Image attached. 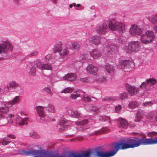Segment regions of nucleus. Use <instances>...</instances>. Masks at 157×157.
Wrapping results in <instances>:
<instances>
[{"label":"nucleus","mask_w":157,"mask_h":157,"mask_svg":"<svg viewBox=\"0 0 157 157\" xmlns=\"http://www.w3.org/2000/svg\"><path fill=\"white\" fill-rule=\"evenodd\" d=\"M157 144V138H147L145 136L144 138H135L133 139L128 140L126 143H117L115 146V151H111V153H114V155L120 149H124L129 148H134L138 147L140 145H152Z\"/></svg>","instance_id":"obj_1"},{"label":"nucleus","mask_w":157,"mask_h":157,"mask_svg":"<svg viewBox=\"0 0 157 157\" xmlns=\"http://www.w3.org/2000/svg\"><path fill=\"white\" fill-rule=\"evenodd\" d=\"M157 144V138H147L145 136L144 138H135L133 139L128 140L126 143H117L115 146V151H111V153H114V155L120 149H124L129 148H134L138 147L140 145H152Z\"/></svg>","instance_id":"obj_2"},{"label":"nucleus","mask_w":157,"mask_h":157,"mask_svg":"<svg viewBox=\"0 0 157 157\" xmlns=\"http://www.w3.org/2000/svg\"><path fill=\"white\" fill-rule=\"evenodd\" d=\"M114 154L111 153V151L103 152L97 149H94L80 153H76V157H111Z\"/></svg>","instance_id":"obj_3"},{"label":"nucleus","mask_w":157,"mask_h":157,"mask_svg":"<svg viewBox=\"0 0 157 157\" xmlns=\"http://www.w3.org/2000/svg\"><path fill=\"white\" fill-rule=\"evenodd\" d=\"M108 26L112 30H117L120 33L125 28V25L124 24L119 23L114 19H112L109 21Z\"/></svg>","instance_id":"obj_4"},{"label":"nucleus","mask_w":157,"mask_h":157,"mask_svg":"<svg viewBox=\"0 0 157 157\" xmlns=\"http://www.w3.org/2000/svg\"><path fill=\"white\" fill-rule=\"evenodd\" d=\"M140 43L138 41L129 43L124 47V49L127 53H131L132 52H137L140 50Z\"/></svg>","instance_id":"obj_5"},{"label":"nucleus","mask_w":157,"mask_h":157,"mask_svg":"<svg viewBox=\"0 0 157 157\" xmlns=\"http://www.w3.org/2000/svg\"><path fill=\"white\" fill-rule=\"evenodd\" d=\"M62 43L60 42H58L54 46V49L55 51L59 53L60 56L63 58L66 57L69 53V50L67 48H61Z\"/></svg>","instance_id":"obj_6"},{"label":"nucleus","mask_w":157,"mask_h":157,"mask_svg":"<svg viewBox=\"0 0 157 157\" xmlns=\"http://www.w3.org/2000/svg\"><path fill=\"white\" fill-rule=\"evenodd\" d=\"M155 38L154 33L151 31L146 32L141 36V42L143 44H147L152 42Z\"/></svg>","instance_id":"obj_7"},{"label":"nucleus","mask_w":157,"mask_h":157,"mask_svg":"<svg viewBox=\"0 0 157 157\" xmlns=\"http://www.w3.org/2000/svg\"><path fill=\"white\" fill-rule=\"evenodd\" d=\"M13 49L12 44L9 41H5L0 44V53L6 52L8 51H11Z\"/></svg>","instance_id":"obj_8"},{"label":"nucleus","mask_w":157,"mask_h":157,"mask_svg":"<svg viewBox=\"0 0 157 157\" xmlns=\"http://www.w3.org/2000/svg\"><path fill=\"white\" fill-rule=\"evenodd\" d=\"M126 88L128 94L131 96L138 94L139 92V88L134 86H132L127 84L126 85Z\"/></svg>","instance_id":"obj_9"},{"label":"nucleus","mask_w":157,"mask_h":157,"mask_svg":"<svg viewBox=\"0 0 157 157\" xmlns=\"http://www.w3.org/2000/svg\"><path fill=\"white\" fill-rule=\"evenodd\" d=\"M36 67L42 70H52V68L49 63H43L40 60H38L36 63Z\"/></svg>","instance_id":"obj_10"},{"label":"nucleus","mask_w":157,"mask_h":157,"mask_svg":"<svg viewBox=\"0 0 157 157\" xmlns=\"http://www.w3.org/2000/svg\"><path fill=\"white\" fill-rule=\"evenodd\" d=\"M101 37L98 35H96L89 38L86 41V44L92 43L96 45H99L101 43Z\"/></svg>","instance_id":"obj_11"},{"label":"nucleus","mask_w":157,"mask_h":157,"mask_svg":"<svg viewBox=\"0 0 157 157\" xmlns=\"http://www.w3.org/2000/svg\"><path fill=\"white\" fill-rule=\"evenodd\" d=\"M109 29L107 25L103 23L98 27L96 28L95 31L96 33L100 34H105L108 31Z\"/></svg>","instance_id":"obj_12"},{"label":"nucleus","mask_w":157,"mask_h":157,"mask_svg":"<svg viewBox=\"0 0 157 157\" xmlns=\"http://www.w3.org/2000/svg\"><path fill=\"white\" fill-rule=\"evenodd\" d=\"M130 32L133 35H139L142 33L141 29L136 25L131 26L130 29Z\"/></svg>","instance_id":"obj_13"},{"label":"nucleus","mask_w":157,"mask_h":157,"mask_svg":"<svg viewBox=\"0 0 157 157\" xmlns=\"http://www.w3.org/2000/svg\"><path fill=\"white\" fill-rule=\"evenodd\" d=\"M86 70L88 73L94 75L97 74L98 71V68L92 64H89L86 67Z\"/></svg>","instance_id":"obj_14"},{"label":"nucleus","mask_w":157,"mask_h":157,"mask_svg":"<svg viewBox=\"0 0 157 157\" xmlns=\"http://www.w3.org/2000/svg\"><path fill=\"white\" fill-rule=\"evenodd\" d=\"M9 105V103L7 102L6 104L0 107V119L4 117V116L2 114H6L8 112L9 107L8 106Z\"/></svg>","instance_id":"obj_15"},{"label":"nucleus","mask_w":157,"mask_h":157,"mask_svg":"<svg viewBox=\"0 0 157 157\" xmlns=\"http://www.w3.org/2000/svg\"><path fill=\"white\" fill-rule=\"evenodd\" d=\"M117 125L118 127L120 128L125 129L128 126V123L125 119L119 118L118 119Z\"/></svg>","instance_id":"obj_16"},{"label":"nucleus","mask_w":157,"mask_h":157,"mask_svg":"<svg viewBox=\"0 0 157 157\" xmlns=\"http://www.w3.org/2000/svg\"><path fill=\"white\" fill-rule=\"evenodd\" d=\"M36 109L39 116L42 118H44L45 116L44 113V108L41 106H37L36 107Z\"/></svg>","instance_id":"obj_17"},{"label":"nucleus","mask_w":157,"mask_h":157,"mask_svg":"<svg viewBox=\"0 0 157 157\" xmlns=\"http://www.w3.org/2000/svg\"><path fill=\"white\" fill-rule=\"evenodd\" d=\"M121 67L122 68H129L133 66V63L132 62L127 60H124L121 63Z\"/></svg>","instance_id":"obj_18"},{"label":"nucleus","mask_w":157,"mask_h":157,"mask_svg":"<svg viewBox=\"0 0 157 157\" xmlns=\"http://www.w3.org/2000/svg\"><path fill=\"white\" fill-rule=\"evenodd\" d=\"M63 78L69 81H75L76 79V75L74 73H68Z\"/></svg>","instance_id":"obj_19"},{"label":"nucleus","mask_w":157,"mask_h":157,"mask_svg":"<svg viewBox=\"0 0 157 157\" xmlns=\"http://www.w3.org/2000/svg\"><path fill=\"white\" fill-rule=\"evenodd\" d=\"M90 55L94 59H97L101 55L100 52L98 50L95 49H94L90 52Z\"/></svg>","instance_id":"obj_20"},{"label":"nucleus","mask_w":157,"mask_h":157,"mask_svg":"<svg viewBox=\"0 0 157 157\" xmlns=\"http://www.w3.org/2000/svg\"><path fill=\"white\" fill-rule=\"evenodd\" d=\"M118 48L115 45H111L109 47H106L105 48V50H106V51L111 53L114 52V53L117 51Z\"/></svg>","instance_id":"obj_21"},{"label":"nucleus","mask_w":157,"mask_h":157,"mask_svg":"<svg viewBox=\"0 0 157 157\" xmlns=\"http://www.w3.org/2000/svg\"><path fill=\"white\" fill-rule=\"evenodd\" d=\"M143 116V112L141 110H138L135 118L134 121L136 122H140L142 120Z\"/></svg>","instance_id":"obj_22"},{"label":"nucleus","mask_w":157,"mask_h":157,"mask_svg":"<svg viewBox=\"0 0 157 157\" xmlns=\"http://www.w3.org/2000/svg\"><path fill=\"white\" fill-rule=\"evenodd\" d=\"M105 69L106 71L109 73L114 72L115 69L113 66L109 64H107L105 66Z\"/></svg>","instance_id":"obj_23"},{"label":"nucleus","mask_w":157,"mask_h":157,"mask_svg":"<svg viewBox=\"0 0 157 157\" xmlns=\"http://www.w3.org/2000/svg\"><path fill=\"white\" fill-rule=\"evenodd\" d=\"M71 114L73 118H79L81 116V114L80 113L73 109L71 110Z\"/></svg>","instance_id":"obj_24"},{"label":"nucleus","mask_w":157,"mask_h":157,"mask_svg":"<svg viewBox=\"0 0 157 157\" xmlns=\"http://www.w3.org/2000/svg\"><path fill=\"white\" fill-rule=\"evenodd\" d=\"M19 86V85L17 82L12 81L9 83V85L7 86V87L8 89H9L10 88H15L18 87Z\"/></svg>","instance_id":"obj_25"},{"label":"nucleus","mask_w":157,"mask_h":157,"mask_svg":"<svg viewBox=\"0 0 157 157\" xmlns=\"http://www.w3.org/2000/svg\"><path fill=\"white\" fill-rule=\"evenodd\" d=\"M70 121H68L65 119H62L59 122V124L65 128L68 126L70 123Z\"/></svg>","instance_id":"obj_26"},{"label":"nucleus","mask_w":157,"mask_h":157,"mask_svg":"<svg viewBox=\"0 0 157 157\" xmlns=\"http://www.w3.org/2000/svg\"><path fill=\"white\" fill-rule=\"evenodd\" d=\"M20 99L19 97L17 96L15 97L11 101H9L8 102L10 105H14L16 104L17 103L20 102Z\"/></svg>","instance_id":"obj_27"},{"label":"nucleus","mask_w":157,"mask_h":157,"mask_svg":"<svg viewBox=\"0 0 157 157\" xmlns=\"http://www.w3.org/2000/svg\"><path fill=\"white\" fill-rule=\"evenodd\" d=\"M36 74V69L35 67H32L30 69L29 75L30 76H34Z\"/></svg>","instance_id":"obj_28"},{"label":"nucleus","mask_w":157,"mask_h":157,"mask_svg":"<svg viewBox=\"0 0 157 157\" xmlns=\"http://www.w3.org/2000/svg\"><path fill=\"white\" fill-rule=\"evenodd\" d=\"M74 90V88L73 87H67L63 90L61 92L62 93H71Z\"/></svg>","instance_id":"obj_29"},{"label":"nucleus","mask_w":157,"mask_h":157,"mask_svg":"<svg viewBox=\"0 0 157 157\" xmlns=\"http://www.w3.org/2000/svg\"><path fill=\"white\" fill-rule=\"evenodd\" d=\"M88 121L87 119H85L81 121L77 122L75 123V125L80 126L84 125L88 123Z\"/></svg>","instance_id":"obj_30"},{"label":"nucleus","mask_w":157,"mask_h":157,"mask_svg":"<svg viewBox=\"0 0 157 157\" xmlns=\"http://www.w3.org/2000/svg\"><path fill=\"white\" fill-rule=\"evenodd\" d=\"M148 20L152 23H155L157 22V17L155 15H152L151 17H148Z\"/></svg>","instance_id":"obj_31"},{"label":"nucleus","mask_w":157,"mask_h":157,"mask_svg":"<svg viewBox=\"0 0 157 157\" xmlns=\"http://www.w3.org/2000/svg\"><path fill=\"white\" fill-rule=\"evenodd\" d=\"M102 101H112L117 99L115 97H105L101 99Z\"/></svg>","instance_id":"obj_32"},{"label":"nucleus","mask_w":157,"mask_h":157,"mask_svg":"<svg viewBox=\"0 0 157 157\" xmlns=\"http://www.w3.org/2000/svg\"><path fill=\"white\" fill-rule=\"evenodd\" d=\"M96 80L100 82H103L106 81V78L104 76H97L96 77Z\"/></svg>","instance_id":"obj_33"},{"label":"nucleus","mask_w":157,"mask_h":157,"mask_svg":"<svg viewBox=\"0 0 157 157\" xmlns=\"http://www.w3.org/2000/svg\"><path fill=\"white\" fill-rule=\"evenodd\" d=\"M28 119L29 118L28 117H25L24 118L21 119V121L18 123V124L19 126H22L25 124H27L28 123L26 122V121H27Z\"/></svg>","instance_id":"obj_34"},{"label":"nucleus","mask_w":157,"mask_h":157,"mask_svg":"<svg viewBox=\"0 0 157 157\" xmlns=\"http://www.w3.org/2000/svg\"><path fill=\"white\" fill-rule=\"evenodd\" d=\"M139 104L136 102H132L128 104V107L131 109H134L138 106Z\"/></svg>","instance_id":"obj_35"},{"label":"nucleus","mask_w":157,"mask_h":157,"mask_svg":"<svg viewBox=\"0 0 157 157\" xmlns=\"http://www.w3.org/2000/svg\"><path fill=\"white\" fill-rule=\"evenodd\" d=\"M80 95L78 91L74 92L71 95L70 97L71 98L73 99H75L79 97Z\"/></svg>","instance_id":"obj_36"},{"label":"nucleus","mask_w":157,"mask_h":157,"mask_svg":"<svg viewBox=\"0 0 157 157\" xmlns=\"http://www.w3.org/2000/svg\"><path fill=\"white\" fill-rule=\"evenodd\" d=\"M48 108V110L51 113H54L55 109L53 105L51 104H48L47 107Z\"/></svg>","instance_id":"obj_37"},{"label":"nucleus","mask_w":157,"mask_h":157,"mask_svg":"<svg viewBox=\"0 0 157 157\" xmlns=\"http://www.w3.org/2000/svg\"><path fill=\"white\" fill-rule=\"evenodd\" d=\"M147 82V84H149V83H151L152 85L156 84L157 83V81L154 78H149L146 80Z\"/></svg>","instance_id":"obj_38"},{"label":"nucleus","mask_w":157,"mask_h":157,"mask_svg":"<svg viewBox=\"0 0 157 157\" xmlns=\"http://www.w3.org/2000/svg\"><path fill=\"white\" fill-rule=\"evenodd\" d=\"M147 136L148 137H155L157 136V132L155 131L149 132L147 133Z\"/></svg>","instance_id":"obj_39"},{"label":"nucleus","mask_w":157,"mask_h":157,"mask_svg":"<svg viewBox=\"0 0 157 157\" xmlns=\"http://www.w3.org/2000/svg\"><path fill=\"white\" fill-rule=\"evenodd\" d=\"M88 59L87 55L86 54L81 56L79 57V59L82 62H83L84 60H86Z\"/></svg>","instance_id":"obj_40"},{"label":"nucleus","mask_w":157,"mask_h":157,"mask_svg":"<svg viewBox=\"0 0 157 157\" xmlns=\"http://www.w3.org/2000/svg\"><path fill=\"white\" fill-rule=\"evenodd\" d=\"M120 97L121 99L128 98V94L126 92H124L120 94Z\"/></svg>","instance_id":"obj_41"},{"label":"nucleus","mask_w":157,"mask_h":157,"mask_svg":"<svg viewBox=\"0 0 157 157\" xmlns=\"http://www.w3.org/2000/svg\"><path fill=\"white\" fill-rule=\"evenodd\" d=\"M45 90L50 95H52V93L51 91L50 86H47V87L45 88Z\"/></svg>","instance_id":"obj_42"},{"label":"nucleus","mask_w":157,"mask_h":157,"mask_svg":"<svg viewBox=\"0 0 157 157\" xmlns=\"http://www.w3.org/2000/svg\"><path fill=\"white\" fill-rule=\"evenodd\" d=\"M1 142L2 143V145H6L9 143H10V141H6V139L4 138L1 140Z\"/></svg>","instance_id":"obj_43"},{"label":"nucleus","mask_w":157,"mask_h":157,"mask_svg":"<svg viewBox=\"0 0 157 157\" xmlns=\"http://www.w3.org/2000/svg\"><path fill=\"white\" fill-rule=\"evenodd\" d=\"M38 53V51H35L34 52L31 53L30 54L28 55L27 56V57H33V56H37Z\"/></svg>","instance_id":"obj_44"},{"label":"nucleus","mask_w":157,"mask_h":157,"mask_svg":"<svg viewBox=\"0 0 157 157\" xmlns=\"http://www.w3.org/2000/svg\"><path fill=\"white\" fill-rule=\"evenodd\" d=\"M73 48L75 49L78 50L79 48V45L78 43L75 42L72 44Z\"/></svg>","instance_id":"obj_45"},{"label":"nucleus","mask_w":157,"mask_h":157,"mask_svg":"<svg viewBox=\"0 0 157 157\" xmlns=\"http://www.w3.org/2000/svg\"><path fill=\"white\" fill-rule=\"evenodd\" d=\"M147 84V82H143L140 86V87L142 89H145Z\"/></svg>","instance_id":"obj_46"},{"label":"nucleus","mask_w":157,"mask_h":157,"mask_svg":"<svg viewBox=\"0 0 157 157\" xmlns=\"http://www.w3.org/2000/svg\"><path fill=\"white\" fill-rule=\"evenodd\" d=\"M76 6L78 8H76L75 9L76 10H81L84 8V7L80 4H77Z\"/></svg>","instance_id":"obj_47"},{"label":"nucleus","mask_w":157,"mask_h":157,"mask_svg":"<svg viewBox=\"0 0 157 157\" xmlns=\"http://www.w3.org/2000/svg\"><path fill=\"white\" fill-rule=\"evenodd\" d=\"M80 80L82 82H87L89 81L90 80L88 77H86L80 78Z\"/></svg>","instance_id":"obj_48"},{"label":"nucleus","mask_w":157,"mask_h":157,"mask_svg":"<svg viewBox=\"0 0 157 157\" xmlns=\"http://www.w3.org/2000/svg\"><path fill=\"white\" fill-rule=\"evenodd\" d=\"M121 109V106L120 105H119L115 107V110L116 112L118 113L120 111Z\"/></svg>","instance_id":"obj_49"},{"label":"nucleus","mask_w":157,"mask_h":157,"mask_svg":"<svg viewBox=\"0 0 157 157\" xmlns=\"http://www.w3.org/2000/svg\"><path fill=\"white\" fill-rule=\"evenodd\" d=\"M83 99L85 101H91V98L89 96H84L83 97Z\"/></svg>","instance_id":"obj_50"},{"label":"nucleus","mask_w":157,"mask_h":157,"mask_svg":"<svg viewBox=\"0 0 157 157\" xmlns=\"http://www.w3.org/2000/svg\"><path fill=\"white\" fill-rule=\"evenodd\" d=\"M102 133V132L101 130H98L95 131L94 133V134H95L96 135H97L100 134H101Z\"/></svg>","instance_id":"obj_51"},{"label":"nucleus","mask_w":157,"mask_h":157,"mask_svg":"<svg viewBox=\"0 0 157 157\" xmlns=\"http://www.w3.org/2000/svg\"><path fill=\"white\" fill-rule=\"evenodd\" d=\"M7 136L13 139H14L16 138L15 136L13 134H9L7 135Z\"/></svg>","instance_id":"obj_52"},{"label":"nucleus","mask_w":157,"mask_h":157,"mask_svg":"<svg viewBox=\"0 0 157 157\" xmlns=\"http://www.w3.org/2000/svg\"><path fill=\"white\" fill-rule=\"evenodd\" d=\"M51 54H48L47 55L45 56V60H48L51 57Z\"/></svg>","instance_id":"obj_53"},{"label":"nucleus","mask_w":157,"mask_h":157,"mask_svg":"<svg viewBox=\"0 0 157 157\" xmlns=\"http://www.w3.org/2000/svg\"><path fill=\"white\" fill-rule=\"evenodd\" d=\"M14 3L17 5H18L20 3V0H13Z\"/></svg>","instance_id":"obj_54"},{"label":"nucleus","mask_w":157,"mask_h":157,"mask_svg":"<svg viewBox=\"0 0 157 157\" xmlns=\"http://www.w3.org/2000/svg\"><path fill=\"white\" fill-rule=\"evenodd\" d=\"M144 105L145 106H146L147 105H151V102H145L144 103Z\"/></svg>","instance_id":"obj_55"},{"label":"nucleus","mask_w":157,"mask_h":157,"mask_svg":"<svg viewBox=\"0 0 157 157\" xmlns=\"http://www.w3.org/2000/svg\"><path fill=\"white\" fill-rule=\"evenodd\" d=\"M51 2H52L54 4H56L57 3L56 0H50Z\"/></svg>","instance_id":"obj_56"},{"label":"nucleus","mask_w":157,"mask_h":157,"mask_svg":"<svg viewBox=\"0 0 157 157\" xmlns=\"http://www.w3.org/2000/svg\"><path fill=\"white\" fill-rule=\"evenodd\" d=\"M20 114H21V115L22 116L27 115V114L25 113L22 112H21Z\"/></svg>","instance_id":"obj_57"},{"label":"nucleus","mask_w":157,"mask_h":157,"mask_svg":"<svg viewBox=\"0 0 157 157\" xmlns=\"http://www.w3.org/2000/svg\"><path fill=\"white\" fill-rule=\"evenodd\" d=\"M8 116L10 117H14V115L13 114H9Z\"/></svg>","instance_id":"obj_58"},{"label":"nucleus","mask_w":157,"mask_h":157,"mask_svg":"<svg viewBox=\"0 0 157 157\" xmlns=\"http://www.w3.org/2000/svg\"><path fill=\"white\" fill-rule=\"evenodd\" d=\"M154 30L155 31V32L157 33V26L155 27L154 28Z\"/></svg>","instance_id":"obj_59"},{"label":"nucleus","mask_w":157,"mask_h":157,"mask_svg":"<svg viewBox=\"0 0 157 157\" xmlns=\"http://www.w3.org/2000/svg\"><path fill=\"white\" fill-rule=\"evenodd\" d=\"M73 5H72V4H70L69 5V7L70 8H72L73 7Z\"/></svg>","instance_id":"obj_60"},{"label":"nucleus","mask_w":157,"mask_h":157,"mask_svg":"<svg viewBox=\"0 0 157 157\" xmlns=\"http://www.w3.org/2000/svg\"><path fill=\"white\" fill-rule=\"evenodd\" d=\"M72 4L73 6H74V7L75 6H76V4L75 3H73Z\"/></svg>","instance_id":"obj_61"},{"label":"nucleus","mask_w":157,"mask_h":157,"mask_svg":"<svg viewBox=\"0 0 157 157\" xmlns=\"http://www.w3.org/2000/svg\"><path fill=\"white\" fill-rule=\"evenodd\" d=\"M155 121H157V116L156 117H155Z\"/></svg>","instance_id":"obj_62"},{"label":"nucleus","mask_w":157,"mask_h":157,"mask_svg":"<svg viewBox=\"0 0 157 157\" xmlns=\"http://www.w3.org/2000/svg\"><path fill=\"white\" fill-rule=\"evenodd\" d=\"M85 129H85V128H83L82 130V131H84L85 130Z\"/></svg>","instance_id":"obj_63"},{"label":"nucleus","mask_w":157,"mask_h":157,"mask_svg":"<svg viewBox=\"0 0 157 157\" xmlns=\"http://www.w3.org/2000/svg\"><path fill=\"white\" fill-rule=\"evenodd\" d=\"M70 141H74V140H73V139H70Z\"/></svg>","instance_id":"obj_64"}]
</instances>
